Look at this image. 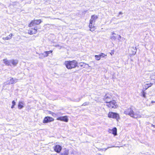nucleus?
Segmentation results:
<instances>
[{"mask_svg": "<svg viewBox=\"0 0 155 155\" xmlns=\"http://www.w3.org/2000/svg\"><path fill=\"white\" fill-rule=\"evenodd\" d=\"M122 14V13L121 12H120L119 13V15H120V14Z\"/></svg>", "mask_w": 155, "mask_h": 155, "instance_id": "c85d7f7f", "label": "nucleus"}, {"mask_svg": "<svg viewBox=\"0 0 155 155\" xmlns=\"http://www.w3.org/2000/svg\"><path fill=\"white\" fill-rule=\"evenodd\" d=\"M151 103H154V101H151Z\"/></svg>", "mask_w": 155, "mask_h": 155, "instance_id": "c756f323", "label": "nucleus"}, {"mask_svg": "<svg viewBox=\"0 0 155 155\" xmlns=\"http://www.w3.org/2000/svg\"><path fill=\"white\" fill-rule=\"evenodd\" d=\"M152 79L153 80H155V74H153L151 76Z\"/></svg>", "mask_w": 155, "mask_h": 155, "instance_id": "a878e982", "label": "nucleus"}, {"mask_svg": "<svg viewBox=\"0 0 155 155\" xmlns=\"http://www.w3.org/2000/svg\"><path fill=\"white\" fill-rule=\"evenodd\" d=\"M142 96L144 97H146V93L144 92V91L143 90L142 91Z\"/></svg>", "mask_w": 155, "mask_h": 155, "instance_id": "5701e85b", "label": "nucleus"}, {"mask_svg": "<svg viewBox=\"0 0 155 155\" xmlns=\"http://www.w3.org/2000/svg\"><path fill=\"white\" fill-rule=\"evenodd\" d=\"M53 148L54 151L57 153H60L62 149L61 147L59 145H56L54 146Z\"/></svg>", "mask_w": 155, "mask_h": 155, "instance_id": "6e6552de", "label": "nucleus"}, {"mask_svg": "<svg viewBox=\"0 0 155 155\" xmlns=\"http://www.w3.org/2000/svg\"><path fill=\"white\" fill-rule=\"evenodd\" d=\"M97 15H94L91 16V19L90 20L89 23H94L95 22L96 20L98 18Z\"/></svg>", "mask_w": 155, "mask_h": 155, "instance_id": "9b49d317", "label": "nucleus"}, {"mask_svg": "<svg viewBox=\"0 0 155 155\" xmlns=\"http://www.w3.org/2000/svg\"><path fill=\"white\" fill-rule=\"evenodd\" d=\"M107 116L109 118L115 119L117 120H118L120 118L119 115L118 114L112 111L109 112Z\"/></svg>", "mask_w": 155, "mask_h": 155, "instance_id": "20e7f679", "label": "nucleus"}, {"mask_svg": "<svg viewBox=\"0 0 155 155\" xmlns=\"http://www.w3.org/2000/svg\"><path fill=\"white\" fill-rule=\"evenodd\" d=\"M64 64L67 68H75L78 66V63L75 60L66 61Z\"/></svg>", "mask_w": 155, "mask_h": 155, "instance_id": "7ed1b4c3", "label": "nucleus"}, {"mask_svg": "<svg viewBox=\"0 0 155 155\" xmlns=\"http://www.w3.org/2000/svg\"><path fill=\"white\" fill-rule=\"evenodd\" d=\"M12 105L11 107L12 108H13L14 107V106L15 105L16 103L14 101H13L12 102Z\"/></svg>", "mask_w": 155, "mask_h": 155, "instance_id": "4be33fe9", "label": "nucleus"}, {"mask_svg": "<svg viewBox=\"0 0 155 155\" xmlns=\"http://www.w3.org/2000/svg\"><path fill=\"white\" fill-rule=\"evenodd\" d=\"M42 22L41 19H34L32 20L28 24V26L29 28L28 30V33L30 35L35 34L38 32V28L37 26L32 27L35 25H39Z\"/></svg>", "mask_w": 155, "mask_h": 155, "instance_id": "f257e3e1", "label": "nucleus"}, {"mask_svg": "<svg viewBox=\"0 0 155 155\" xmlns=\"http://www.w3.org/2000/svg\"><path fill=\"white\" fill-rule=\"evenodd\" d=\"M106 105L108 108L110 109H116L118 107L116 101L114 100L106 102Z\"/></svg>", "mask_w": 155, "mask_h": 155, "instance_id": "f03ea898", "label": "nucleus"}, {"mask_svg": "<svg viewBox=\"0 0 155 155\" xmlns=\"http://www.w3.org/2000/svg\"><path fill=\"white\" fill-rule=\"evenodd\" d=\"M124 113L132 117H134L135 115L134 112L131 107H129L126 109L124 111Z\"/></svg>", "mask_w": 155, "mask_h": 155, "instance_id": "39448f33", "label": "nucleus"}, {"mask_svg": "<svg viewBox=\"0 0 155 155\" xmlns=\"http://www.w3.org/2000/svg\"><path fill=\"white\" fill-rule=\"evenodd\" d=\"M151 127H153L155 128V125L152 124Z\"/></svg>", "mask_w": 155, "mask_h": 155, "instance_id": "cd10ccee", "label": "nucleus"}, {"mask_svg": "<svg viewBox=\"0 0 155 155\" xmlns=\"http://www.w3.org/2000/svg\"><path fill=\"white\" fill-rule=\"evenodd\" d=\"M110 133L112 134L114 136L117 135V129L116 127H114L112 129H109L108 130Z\"/></svg>", "mask_w": 155, "mask_h": 155, "instance_id": "9d476101", "label": "nucleus"}, {"mask_svg": "<svg viewBox=\"0 0 155 155\" xmlns=\"http://www.w3.org/2000/svg\"><path fill=\"white\" fill-rule=\"evenodd\" d=\"M107 56V55L105 54L104 53H101L99 55H95V58L96 60L98 61L100 60L101 58Z\"/></svg>", "mask_w": 155, "mask_h": 155, "instance_id": "f8f14e48", "label": "nucleus"}, {"mask_svg": "<svg viewBox=\"0 0 155 155\" xmlns=\"http://www.w3.org/2000/svg\"><path fill=\"white\" fill-rule=\"evenodd\" d=\"M93 23H89V27L90 28V30L91 31H94L96 29V27L93 25Z\"/></svg>", "mask_w": 155, "mask_h": 155, "instance_id": "ddd939ff", "label": "nucleus"}, {"mask_svg": "<svg viewBox=\"0 0 155 155\" xmlns=\"http://www.w3.org/2000/svg\"><path fill=\"white\" fill-rule=\"evenodd\" d=\"M15 80L13 78H12L10 79L8 82V84H12L15 83Z\"/></svg>", "mask_w": 155, "mask_h": 155, "instance_id": "6ab92c4d", "label": "nucleus"}, {"mask_svg": "<svg viewBox=\"0 0 155 155\" xmlns=\"http://www.w3.org/2000/svg\"><path fill=\"white\" fill-rule=\"evenodd\" d=\"M12 33H11L8 36L5 37L3 38L2 39L3 40H9L12 38Z\"/></svg>", "mask_w": 155, "mask_h": 155, "instance_id": "dca6fc26", "label": "nucleus"}, {"mask_svg": "<svg viewBox=\"0 0 155 155\" xmlns=\"http://www.w3.org/2000/svg\"><path fill=\"white\" fill-rule=\"evenodd\" d=\"M134 51L133 52V53H132V54H134V55L136 53V49H134Z\"/></svg>", "mask_w": 155, "mask_h": 155, "instance_id": "bb28decb", "label": "nucleus"}, {"mask_svg": "<svg viewBox=\"0 0 155 155\" xmlns=\"http://www.w3.org/2000/svg\"><path fill=\"white\" fill-rule=\"evenodd\" d=\"M52 52V51H47L45 52V54L46 56H48V54L51 53Z\"/></svg>", "mask_w": 155, "mask_h": 155, "instance_id": "412c9836", "label": "nucleus"}, {"mask_svg": "<svg viewBox=\"0 0 155 155\" xmlns=\"http://www.w3.org/2000/svg\"><path fill=\"white\" fill-rule=\"evenodd\" d=\"M18 60L12 59L11 60V64H12L14 66H16L18 63Z\"/></svg>", "mask_w": 155, "mask_h": 155, "instance_id": "2eb2a0df", "label": "nucleus"}, {"mask_svg": "<svg viewBox=\"0 0 155 155\" xmlns=\"http://www.w3.org/2000/svg\"><path fill=\"white\" fill-rule=\"evenodd\" d=\"M89 104L88 102H85L82 105V106H86L87 105Z\"/></svg>", "mask_w": 155, "mask_h": 155, "instance_id": "393cba45", "label": "nucleus"}, {"mask_svg": "<svg viewBox=\"0 0 155 155\" xmlns=\"http://www.w3.org/2000/svg\"><path fill=\"white\" fill-rule=\"evenodd\" d=\"M23 103L22 101H19L18 102V107L19 109H21L23 107Z\"/></svg>", "mask_w": 155, "mask_h": 155, "instance_id": "a211bd4d", "label": "nucleus"}, {"mask_svg": "<svg viewBox=\"0 0 155 155\" xmlns=\"http://www.w3.org/2000/svg\"><path fill=\"white\" fill-rule=\"evenodd\" d=\"M3 62L4 64L7 65H11V60H8L6 59H4Z\"/></svg>", "mask_w": 155, "mask_h": 155, "instance_id": "f3484780", "label": "nucleus"}, {"mask_svg": "<svg viewBox=\"0 0 155 155\" xmlns=\"http://www.w3.org/2000/svg\"><path fill=\"white\" fill-rule=\"evenodd\" d=\"M112 95L110 93H107L104 96V100L105 101V103H106V102H108L109 100L112 99Z\"/></svg>", "mask_w": 155, "mask_h": 155, "instance_id": "0eeeda50", "label": "nucleus"}, {"mask_svg": "<svg viewBox=\"0 0 155 155\" xmlns=\"http://www.w3.org/2000/svg\"><path fill=\"white\" fill-rule=\"evenodd\" d=\"M54 119L52 117L50 116L45 117L43 120V123L44 124L48 123L54 121Z\"/></svg>", "mask_w": 155, "mask_h": 155, "instance_id": "423d86ee", "label": "nucleus"}, {"mask_svg": "<svg viewBox=\"0 0 155 155\" xmlns=\"http://www.w3.org/2000/svg\"><path fill=\"white\" fill-rule=\"evenodd\" d=\"M56 120L66 122H68V117L67 116L58 117L56 119Z\"/></svg>", "mask_w": 155, "mask_h": 155, "instance_id": "1a4fd4ad", "label": "nucleus"}, {"mask_svg": "<svg viewBox=\"0 0 155 155\" xmlns=\"http://www.w3.org/2000/svg\"><path fill=\"white\" fill-rule=\"evenodd\" d=\"M154 103H155V101H154Z\"/></svg>", "mask_w": 155, "mask_h": 155, "instance_id": "7c9ffc66", "label": "nucleus"}, {"mask_svg": "<svg viewBox=\"0 0 155 155\" xmlns=\"http://www.w3.org/2000/svg\"><path fill=\"white\" fill-rule=\"evenodd\" d=\"M48 113L49 114L51 115L52 116H54V115L55 114L54 113L52 112L51 111H48Z\"/></svg>", "mask_w": 155, "mask_h": 155, "instance_id": "b1692460", "label": "nucleus"}, {"mask_svg": "<svg viewBox=\"0 0 155 155\" xmlns=\"http://www.w3.org/2000/svg\"><path fill=\"white\" fill-rule=\"evenodd\" d=\"M69 150L66 148H64L63 152L61 153V155H68Z\"/></svg>", "mask_w": 155, "mask_h": 155, "instance_id": "4468645a", "label": "nucleus"}, {"mask_svg": "<svg viewBox=\"0 0 155 155\" xmlns=\"http://www.w3.org/2000/svg\"><path fill=\"white\" fill-rule=\"evenodd\" d=\"M153 85V84L151 83H150L149 84H145V85L146 86V88L145 90L147 89L148 88H149L151 86Z\"/></svg>", "mask_w": 155, "mask_h": 155, "instance_id": "aec40b11", "label": "nucleus"}]
</instances>
